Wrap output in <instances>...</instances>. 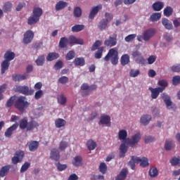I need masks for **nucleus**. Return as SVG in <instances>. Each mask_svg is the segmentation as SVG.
<instances>
[{"instance_id":"1","label":"nucleus","mask_w":180,"mask_h":180,"mask_svg":"<svg viewBox=\"0 0 180 180\" xmlns=\"http://www.w3.org/2000/svg\"><path fill=\"white\" fill-rule=\"evenodd\" d=\"M39 124V122L32 120L30 122H27V118L24 117L23 119L20 120L19 127L21 130H27V131H30V130H33V129H37Z\"/></svg>"},{"instance_id":"2","label":"nucleus","mask_w":180,"mask_h":180,"mask_svg":"<svg viewBox=\"0 0 180 180\" xmlns=\"http://www.w3.org/2000/svg\"><path fill=\"white\" fill-rule=\"evenodd\" d=\"M32 16H30L27 19V25L30 26H33V25H36L40 20V17L43 15V9L39 7H36L34 8L32 11Z\"/></svg>"},{"instance_id":"3","label":"nucleus","mask_w":180,"mask_h":180,"mask_svg":"<svg viewBox=\"0 0 180 180\" xmlns=\"http://www.w3.org/2000/svg\"><path fill=\"white\" fill-rule=\"evenodd\" d=\"M30 103L26 101V97L20 96L18 98H15L14 102V106L20 112H25L26 108H29Z\"/></svg>"},{"instance_id":"4","label":"nucleus","mask_w":180,"mask_h":180,"mask_svg":"<svg viewBox=\"0 0 180 180\" xmlns=\"http://www.w3.org/2000/svg\"><path fill=\"white\" fill-rule=\"evenodd\" d=\"M110 60L112 65H117V63H119V52L116 49H110L108 54L105 56V61H109Z\"/></svg>"},{"instance_id":"5","label":"nucleus","mask_w":180,"mask_h":180,"mask_svg":"<svg viewBox=\"0 0 180 180\" xmlns=\"http://www.w3.org/2000/svg\"><path fill=\"white\" fill-rule=\"evenodd\" d=\"M14 91L18 94L25 95V96H32L34 94V90L29 89L27 86H16L15 88H14Z\"/></svg>"},{"instance_id":"6","label":"nucleus","mask_w":180,"mask_h":180,"mask_svg":"<svg viewBox=\"0 0 180 180\" xmlns=\"http://www.w3.org/2000/svg\"><path fill=\"white\" fill-rule=\"evenodd\" d=\"M141 139V134L140 133L135 134L131 136V139L127 138L125 139V144L131 147H136L139 144V141Z\"/></svg>"},{"instance_id":"7","label":"nucleus","mask_w":180,"mask_h":180,"mask_svg":"<svg viewBox=\"0 0 180 180\" xmlns=\"http://www.w3.org/2000/svg\"><path fill=\"white\" fill-rule=\"evenodd\" d=\"M132 57L133 58H135L137 64H141V65L146 64V59H144V56H143V54H141L140 51L137 50L132 51Z\"/></svg>"},{"instance_id":"8","label":"nucleus","mask_w":180,"mask_h":180,"mask_svg":"<svg viewBox=\"0 0 180 180\" xmlns=\"http://www.w3.org/2000/svg\"><path fill=\"white\" fill-rule=\"evenodd\" d=\"M117 44V36H110L108 39L104 41V46L106 47H115Z\"/></svg>"},{"instance_id":"9","label":"nucleus","mask_w":180,"mask_h":180,"mask_svg":"<svg viewBox=\"0 0 180 180\" xmlns=\"http://www.w3.org/2000/svg\"><path fill=\"white\" fill-rule=\"evenodd\" d=\"M155 36V29L150 28L144 31L143 34V39L145 41H148L151 37Z\"/></svg>"},{"instance_id":"10","label":"nucleus","mask_w":180,"mask_h":180,"mask_svg":"<svg viewBox=\"0 0 180 180\" xmlns=\"http://www.w3.org/2000/svg\"><path fill=\"white\" fill-rule=\"evenodd\" d=\"M23 157H25V152L22 150H17L15 152V156L12 158L11 161L13 164H18V162H21L22 160H23Z\"/></svg>"},{"instance_id":"11","label":"nucleus","mask_w":180,"mask_h":180,"mask_svg":"<svg viewBox=\"0 0 180 180\" xmlns=\"http://www.w3.org/2000/svg\"><path fill=\"white\" fill-rule=\"evenodd\" d=\"M33 37H34V33L32 30H27L24 34L23 43L24 44H29L33 40Z\"/></svg>"},{"instance_id":"12","label":"nucleus","mask_w":180,"mask_h":180,"mask_svg":"<svg viewBox=\"0 0 180 180\" xmlns=\"http://www.w3.org/2000/svg\"><path fill=\"white\" fill-rule=\"evenodd\" d=\"M161 98L163 99L167 109H174V106H172V101H171V97H169L168 94L163 93L161 94Z\"/></svg>"},{"instance_id":"13","label":"nucleus","mask_w":180,"mask_h":180,"mask_svg":"<svg viewBox=\"0 0 180 180\" xmlns=\"http://www.w3.org/2000/svg\"><path fill=\"white\" fill-rule=\"evenodd\" d=\"M149 91L151 92V98L152 99H157L160 96V94L162 93V89L160 87L153 88L149 87Z\"/></svg>"},{"instance_id":"14","label":"nucleus","mask_w":180,"mask_h":180,"mask_svg":"<svg viewBox=\"0 0 180 180\" xmlns=\"http://www.w3.org/2000/svg\"><path fill=\"white\" fill-rule=\"evenodd\" d=\"M68 39L69 44H84V40L82 39H77L73 35L70 36Z\"/></svg>"},{"instance_id":"15","label":"nucleus","mask_w":180,"mask_h":180,"mask_svg":"<svg viewBox=\"0 0 180 180\" xmlns=\"http://www.w3.org/2000/svg\"><path fill=\"white\" fill-rule=\"evenodd\" d=\"M50 158L51 160H54V161L60 160V151H58V149L54 148L51 150Z\"/></svg>"},{"instance_id":"16","label":"nucleus","mask_w":180,"mask_h":180,"mask_svg":"<svg viewBox=\"0 0 180 180\" xmlns=\"http://www.w3.org/2000/svg\"><path fill=\"white\" fill-rule=\"evenodd\" d=\"M18 126L19 124H18V123L13 124L11 127H10L8 129H6V131H5L4 136H6L8 138L11 137L13 134V131H15V130L18 129Z\"/></svg>"},{"instance_id":"17","label":"nucleus","mask_w":180,"mask_h":180,"mask_svg":"<svg viewBox=\"0 0 180 180\" xmlns=\"http://www.w3.org/2000/svg\"><path fill=\"white\" fill-rule=\"evenodd\" d=\"M101 9H102V6H96L93 7L89 15V19H94V18H95V15L98 14V12H99Z\"/></svg>"},{"instance_id":"18","label":"nucleus","mask_w":180,"mask_h":180,"mask_svg":"<svg viewBox=\"0 0 180 180\" xmlns=\"http://www.w3.org/2000/svg\"><path fill=\"white\" fill-rule=\"evenodd\" d=\"M127 146H126V143H122L120 146V153H119V157L120 158H124L126 155V153H127L128 150Z\"/></svg>"},{"instance_id":"19","label":"nucleus","mask_w":180,"mask_h":180,"mask_svg":"<svg viewBox=\"0 0 180 180\" xmlns=\"http://www.w3.org/2000/svg\"><path fill=\"white\" fill-rule=\"evenodd\" d=\"M136 161L140 162V167H142V168H146L150 165V163L148 162V158L146 157H143L141 158L138 157V158H136Z\"/></svg>"},{"instance_id":"20","label":"nucleus","mask_w":180,"mask_h":180,"mask_svg":"<svg viewBox=\"0 0 180 180\" xmlns=\"http://www.w3.org/2000/svg\"><path fill=\"white\" fill-rule=\"evenodd\" d=\"M127 174H129V171L127 169L124 168L121 170L120 174L116 176L115 180H124L127 176Z\"/></svg>"},{"instance_id":"21","label":"nucleus","mask_w":180,"mask_h":180,"mask_svg":"<svg viewBox=\"0 0 180 180\" xmlns=\"http://www.w3.org/2000/svg\"><path fill=\"white\" fill-rule=\"evenodd\" d=\"M106 124L108 127H110V117L109 115H103L100 119L99 124Z\"/></svg>"},{"instance_id":"22","label":"nucleus","mask_w":180,"mask_h":180,"mask_svg":"<svg viewBox=\"0 0 180 180\" xmlns=\"http://www.w3.org/2000/svg\"><path fill=\"white\" fill-rule=\"evenodd\" d=\"M151 122V116L150 115H145L141 117L140 123L143 126H147Z\"/></svg>"},{"instance_id":"23","label":"nucleus","mask_w":180,"mask_h":180,"mask_svg":"<svg viewBox=\"0 0 180 180\" xmlns=\"http://www.w3.org/2000/svg\"><path fill=\"white\" fill-rule=\"evenodd\" d=\"M73 64L76 67H84L85 65V58L80 57V58H75Z\"/></svg>"},{"instance_id":"24","label":"nucleus","mask_w":180,"mask_h":180,"mask_svg":"<svg viewBox=\"0 0 180 180\" xmlns=\"http://www.w3.org/2000/svg\"><path fill=\"white\" fill-rule=\"evenodd\" d=\"M152 8L155 12H160L164 8V3L162 1H156L153 4Z\"/></svg>"},{"instance_id":"25","label":"nucleus","mask_w":180,"mask_h":180,"mask_svg":"<svg viewBox=\"0 0 180 180\" xmlns=\"http://www.w3.org/2000/svg\"><path fill=\"white\" fill-rule=\"evenodd\" d=\"M67 46H68V38L66 37H61L58 44L59 49H65Z\"/></svg>"},{"instance_id":"26","label":"nucleus","mask_w":180,"mask_h":180,"mask_svg":"<svg viewBox=\"0 0 180 180\" xmlns=\"http://www.w3.org/2000/svg\"><path fill=\"white\" fill-rule=\"evenodd\" d=\"M9 169H11L10 165L4 166L0 169V178H4V176H6L9 172Z\"/></svg>"},{"instance_id":"27","label":"nucleus","mask_w":180,"mask_h":180,"mask_svg":"<svg viewBox=\"0 0 180 180\" xmlns=\"http://www.w3.org/2000/svg\"><path fill=\"white\" fill-rule=\"evenodd\" d=\"M67 124V121L64 119L58 118L55 121V126L57 129H61V127H64Z\"/></svg>"},{"instance_id":"28","label":"nucleus","mask_w":180,"mask_h":180,"mask_svg":"<svg viewBox=\"0 0 180 180\" xmlns=\"http://www.w3.org/2000/svg\"><path fill=\"white\" fill-rule=\"evenodd\" d=\"M28 148L30 151H36L39 148V141H31L28 145Z\"/></svg>"},{"instance_id":"29","label":"nucleus","mask_w":180,"mask_h":180,"mask_svg":"<svg viewBox=\"0 0 180 180\" xmlns=\"http://www.w3.org/2000/svg\"><path fill=\"white\" fill-rule=\"evenodd\" d=\"M60 57V54L56 52H51L46 56L47 61H54V60H57Z\"/></svg>"},{"instance_id":"30","label":"nucleus","mask_w":180,"mask_h":180,"mask_svg":"<svg viewBox=\"0 0 180 180\" xmlns=\"http://www.w3.org/2000/svg\"><path fill=\"white\" fill-rule=\"evenodd\" d=\"M162 24L165 26V29H167V30H172V28L174 27L172 22H170L169 20L167 18H162Z\"/></svg>"},{"instance_id":"31","label":"nucleus","mask_w":180,"mask_h":180,"mask_svg":"<svg viewBox=\"0 0 180 180\" xmlns=\"http://www.w3.org/2000/svg\"><path fill=\"white\" fill-rule=\"evenodd\" d=\"M66 6H68V3L64 1H59L55 6L56 11H61V9H64V8H66Z\"/></svg>"},{"instance_id":"32","label":"nucleus","mask_w":180,"mask_h":180,"mask_svg":"<svg viewBox=\"0 0 180 180\" xmlns=\"http://www.w3.org/2000/svg\"><path fill=\"white\" fill-rule=\"evenodd\" d=\"M121 65H127L130 63V56L129 54H124L121 56L120 58Z\"/></svg>"},{"instance_id":"33","label":"nucleus","mask_w":180,"mask_h":180,"mask_svg":"<svg viewBox=\"0 0 180 180\" xmlns=\"http://www.w3.org/2000/svg\"><path fill=\"white\" fill-rule=\"evenodd\" d=\"M72 162L74 167H81L82 165V157L79 155L75 156Z\"/></svg>"},{"instance_id":"34","label":"nucleus","mask_w":180,"mask_h":180,"mask_svg":"<svg viewBox=\"0 0 180 180\" xmlns=\"http://www.w3.org/2000/svg\"><path fill=\"white\" fill-rule=\"evenodd\" d=\"M11 65V62H9L8 60H4L1 64V74H4V72H6L7 71V70L9 69V66Z\"/></svg>"},{"instance_id":"35","label":"nucleus","mask_w":180,"mask_h":180,"mask_svg":"<svg viewBox=\"0 0 180 180\" xmlns=\"http://www.w3.org/2000/svg\"><path fill=\"white\" fill-rule=\"evenodd\" d=\"M27 77V75L15 74V75H13V81H15V82H19L20 81H23L26 79Z\"/></svg>"},{"instance_id":"36","label":"nucleus","mask_w":180,"mask_h":180,"mask_svg":"<svg viewBox=\"0 0 180 180\" xmlns=\"http://www.w3.org/2000/svg\"><path fill=\"white\" fill-rule=\"evenodd\" d=\"M137 158H139V157L131 156V158L128 163L131 169H136V164H139V160H137Z\"/></svg>"},{"instance_id":"37","label":"nucleus","mask_w":180,"mask_h":180,"mask_svg":"<svg viewBox=\"0 0 180 180\" xmlns=\"http://www.w3.org/2000/svg\"><path fill=\"white\" fill-rule=\"evenodd\" d=\"M15 53L11 51H7L5 53H4V58L6 61H12V60H13L15 58Z\"/></svg>"},{"instance_id":"38","label":"nucleus","mask_w":180,"mask_h":180,"mask_svg":"<svg viewBox=\"0 0 180 180\" xmlns=\"http://www.w3.org/2000/svg\"><path fill=\"white\" fill-rule=\"evenodd\" d=\"M89 85L88 84L84 83L82 84L81 86V90L84 91L82 92V96H87V95L89 94Z\"/></svg>"},{"instance_id":"39","label":"nucleus","mask_w":180,"mask_h":180,"mask_svg":"<svg viewBox=\"0 0 180 180\" xmlns=\"http://www.w3.org/2000/svg\"><path fill=\"white\" fill-rule=\"evenodd\" d=\"M107 27H108V20H105V18L102 19L98 25V27L99 30H101V31L105 30Z\"/></svg>"},{"instance_id":"40","label":"nucleus","mask_w":180,"mask_h":180,"mask_svg":"<svg viewBox=\"0 0 180 180\" xmlns=\"http://www.w3.org/2000/svg\"><path fill=\"white\" fill-rule=\"evenodd\" d=\"M85 29L84 25H75L72 27V32L75 33H78V32H82V30H84Z\"/></svg>"},{"instance_id":"41","label":"nucleus","mask_w":180,"mask_h":180,"mask_svg":"<svg viewBox=\"0 0 180 180\" xmlns=\"http://www.w3.org/2000/svg\"><path fill=\"white\" fill-rule=\"evenodd\" d=\"M118 137L120 140H124V143H126V140L127 139V131L124 129L120 130Z\"/></svg>"},{"instance_id":"42","label":"nucleus","mask_w":180,"mask_h":180,"mask_svg":"<svg viewBox=\"0 0 180 180\" xmlns=\"http://www.w3.org/2000/svg\"><path fill=\"white\" fill-rule=\"evenodd\" d=\"M73 15L74 18H81L82 16V9H81V7L77 6L74 8Z\"/></svg>"},{"instance_id":"43","label":"nucleus","mask_w":180,"mask_h":180,"mask_svg":"<svg viewBox=\"0 0 180 180\" xmlns=\"http://www.w3.org/2000/svg\"><path fill=\"white\" fill-rule=\"evenodd\" d=\"M158 85H159V88L162 89V91L164 92L165 88L168 86V82L166 79H160L158 82Z\"/></svg>"},{"instance_id":"44","label":"nucleus","mask_w":180,"mask_h":180,"mask_svg":"<svg viewBox=\"0 0 180 180\" xmlns=\"http://www.w3.org/2000/svg\"><path fill=\"white\" fill-rule=\"evenodd\" d=\"M151 22H158L161 19V13H153L150 17Z\"/></svg>"},{"instance_id":"45","label":"nucleus","mask_w":180,"mask_h":180,"mask_svg":"<svg viewBox=\"0 0 180 180\" xmlns=\"http://www.w3.org/2000/svg\"><path fill=\"white\" fill-rule=\"evenodd\" d=\"M86 146H87L88 150H95V148H96V143L91 139L89 140L86 142Z\"/></svg>"},{"instance_id":"46","label":"nucleus","mask_w":180,"mask_h":180,"mask_svg":"<svg viewBox=\"0 0 180 180\" xmlns=\"http://www.w3.org/2000/svg\"><path fill=\"white\" fill-rule=\"evenodd\" d=\"M99 172L103 174V175H105L106 172H108V166L106 165V163L101 162L99 165Z\"/></svg>"},{"instance_id":"47","label":"nucleus","mask_w":180,"mask_h":180,"mask_svg":"<svg viewBox=\"0 0 180 180\" xmlns=\"http://www.w3.org/2000/svg\"><path fill=\"white\" fill-rule=\"evenodd\" d=\"M12 3L7 1L3 6V11L4 12H11L12 11Z\"/></svg>"},{"instance_id":"48","label":"nucleus","mask_w":180,"mask_h":180,"mask_svg":"<svg viewBox=\"0 0 180 180\" xmlns=\"http://www.w3.org/2000/svg\"><path fill=\"white\" fill-rule=\"evenodd\" d=\"M149 175L150 178H155V176H158V169L157 167H152L149 170Z\"/></svg>"},{"instance_id":"49","label":"nucleus","mask_w":180,"mask_h":180,"mask_svg":"<svg viewBox=\"0 0 180 180\" xmlns=\"http://www.w3.org/2000/svg\"><path fill=\"white\" fill-rule=\"evenodd\" d=\"M16 99V96H11L7 101V103H6V108H12V106H13V105H15V101Z\"/></svg>"},{"instance_id":"50","label":"nucleus","mask_w":180,"mask_h":180,"mask_svg":"<svg viewBox=\"0 0 180 180\" xmlns=\"http://www.w3.org/2000/svg\"><path fill=\"white\" fill-rule=\"evenodd\" d=\"M174 13V9H172V7L167 6L164 9V15L165 16H167L169 18V16H171Z\"/></svg>"},{"instance_id":"51","label":"nucleus","mask_w":180,"mask_h":180,"mask_svg":"<svg viewBox=\"0 0 180 180\" xmlns=\"http://www.w3.org/2000/svg\"><path fill=\"white\" fill-rule=\"evenodd\" d=\"M44 61H45L44 55H41L37 58V59L35 60V63L37 65L42 66L44 65Z\"/></svg>"},{"instance_id":"52","label":"nucleus","mask_w":180,"mask_h":180,"mask_svg":"<svg viewBox=\"0 0 180 180\" xmlns=\"http://www.w3.org/2000/svg\"><path fill=\"white\" fill-rule=\"evenodd\" d=\"M101 46L102 41H101L100 40L96 41L91 46V51H95V50H98V48L101 47Z\"/></svg>"},{"instance_id":"53","label":"nucleus","mask_w":180,"mask_h":180,"mask_svg":"<svg viewBox=\"0 0 180 180\" xmlns=\"http://www.w3.org/2000/svg\"><path fill=\"white\" fill-rule=\"evenodd\" d=\"M73 58H75V52L74 51H70L65 56V59L68 61H70V60H72Z\"/></svg>"},{"instance_id":"54","label":"nucleus","mask_w":180,"mask_h":180,"mask_svg":"<svg viewBox=\"0 0 180 180\" xmlns=\"http://www.w3.org/2000/svg\"><path fill=\"white\" fill-rule=\"evenodd\" d=\"M140 75V70L131 69L129 72V77L131 78H136V77H139Z\"/></svg>"},{"instance_id":"55","label":"nucleus","mask_w":180,"mask_h":180,"mask_svg":"<svg viewBox=\"0 0 180 180\" xmlns=\"http://www.w3.org/2000/svg\"><path fill=\"white\" fill-rule=\"evenodd\" d=\"M8 88V84H4L1 86H0V101H2L4 99V92H5V90Z\"/></svg>"},{"instance_id":"56","label":"nucleus","mask_w":180,"mask_h":180,"mask_svg":"<svg viewBox=\"0 0 180 180\" xmlns=\"http://www.w3.org/2000/svg\"><path fill=\"white\" fill-rule=\"evenodd\" d=\"M102 54H103V46L100 47L95 53V58H102Z\"/></svg>"},{"instance_id":"57","label":"nucleus","mask_w":180,"mask_h":180,"mask_svg":"<svg viewBox=\"0 0 180 180\" xmlns=\"http://www.w3.org/2000/svg\"><path fill=\"white\" fill-rule=\"evenodd\" d=\"M58 102L60 105H65L67 103V98L64 95H60L58 97Z\"/></svg>"},{"instance_id":"58","label":"nucleus","mask_w":180,"mask_h":180,"mask_svg":"<svg viewBox=\"0 0 180 180\" xmlns=\"http://www.w3.org/2000/svg\"><path fill=\"white\" fill-rule=\"evenodd\" d=\"M163 39H165V40H166V41H168V43H171V41H172V40H174V38H172V35H171L168 32H165L163 34Z\"/></svg>"},{"instance_id":"59","label":"nucleus","mask_w":180,"mask_h":180,"mask_svg":"<svg viewBox=\"0 0 180 180\" xmlns=\"http://www.w3.org/2000/svg\"><path fill=\"white\" fill-rule=\"evenodd\" d=\"M68 147V142L62 141L59 144V150L64 151L65 148Z\"/></svg>"},{"instance_id":"60","label":"nucleus","mask_w":180,"mask_h":180,"mask_svg":"<svg viewBox=\"0 0 180 180\" xmlns=\"http://www.w3.org/2000/svg\"><path fill=\"white\" fill-rule=\"evenodd\" d=\"M30 167V164L29 162H25L21 167L20 172H26L27 169H29Z\"/></svg>"},{"instance_id":"61","label":"nucleus","mask_w":180,"mask_h":180,"mask_svg":"<svg viewBox=\"0 0 180 180\" xmlns=\"http://www.w3.org/2000/svg\"><path fill=\"white\" fill-rule=\"evenodd\" d=\"M171 70L172 71V72H180V63H176L172 66Z\"/></svg>"},{"instance_id":"62","label":"nucleus","mask_w":180,"mask_h":180,"mask_svg":"<svg viewBox=\"0 0 180 180\" xmlns=\"http://www.w3.org/2000/svg\"><path fill=\"white\" fill-rule=\"evenodd\" d=\"M56 165L57 167V169L58 171H64V169H67V165H61L60 162L58 163H56Z\"/></svg>"},{"instance_id":"63","label":"nucleus","mask_w":180,"mask_h":180,"mask_svg":"<svg viewBox=\"0 0 180 180\" xmlns=\"http://www.w3.org/2000/svg\"><path fill=\"white\" fill-rule=\"evenodd\" d=\"M170 162L173 166L178 165V164H180V158L174 157L170 160Z\"/></svg>"},{"instance_id":"64","label":"nucleus","mask_w":180,"mask_h":180,"mask_svg":"<svg viewBox=\"0 0 180 180\" xmlns=\"http://www.w3.org/2000/svg\"><path fill=\"white\" fill-rule=\"evenodd\" d=\"M172 84L173 85H179L180 84V76H174L172 79Z\"/></svg>"}]
</instances>
